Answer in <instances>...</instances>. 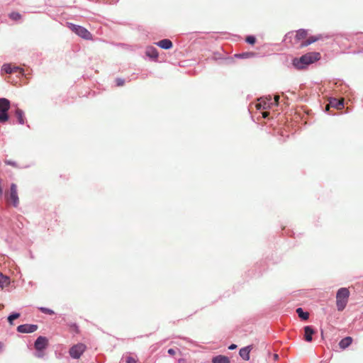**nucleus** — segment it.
I'll list each match as a JSON object with an SVG mask.
<instances>
[{
    "instance_id": "3",
    "label": "nucleus",
    "mask_w": 363,
    "mask_h": 363,
    "mask_svg": "<svg viewBox=\"0 0 363 363\" xmlns=\"http://www.w3.org/2000/svg\"><path fill=\"white\" fill-rule=\"evenodd\" d=\"M7 201L13 206L17 207L19 204V198L18 196L17 185L14 183L11 184L10 190L5 194Z\"/></svg>"
},
{
    "instance_id": "23",
    "label": "nucleus",
    "mask_w": 363,
    "mask_h": 363,
    "mask_svg": "<svg viewBox=\"0 0 363 363\" xmlns=\"http://www.w3.org/2000/svg\"><path fill=\"white\" fill-rule=\"evenodd\" d=\"M20 317V313H14L13 314H11L9 317H8V320L9 322V323L11 325H13V320H15V319H17Z\"/></svg>"
},
{
    "instance_id": "2",
    "label": "nucleus",
    "mask_w": 363,
    "mask_h": 363,
    "mask_svg": "<svg viewBox=\"0 0 363 363\" xmlns=\"http://www.w3.org/2000/svg\"><path fill=\"white\" fill-rule=\"evenodd\" d=\"M350 291L347 288H340L336 294V306L339 311H343L348 302Z\"/></svg>"
},
{
    "instance_id": "36",
    "label": "nucleus",
    "mask_w": 363,
    "mask_h": 363,
    "mask_svg": "<svg viewBox=\"0 0 363 363\" xmlns=\"http://www.w3.org/2000/svg\"><path fill=\"white\" fill-rule=\"evenodd\" d=\"M274 359L275 360L278 359H279V356H278V354H274Z\"/></svg>"
},
{
    "instance_id": "6",
    "label": "nucleus",
    "mask_w": 363,
    "mask_h": 363,
    "mask_svg": "<svg viewBox=\"0 0 363 363\" xmlns=\"http://www.w3.org/2000/svg\"><path fill=\"white\" fill-rule=\"evenodd\" d=\"M86 347L84 344L79 343L72 346L69 350V354L74 359H79L86 350Z\"/></svg>"
},
{
    "instance_id": "4",
    "label": "nucleus",
    "mask_w": 363,
    "mask_h": 363,
    "mask_svg": "<svg viewBox=\"0 0 363 363\" xmlns=\"http://www.w3.org/2000/svg\"><path fill=\"white\" fill-rule=\"evenodd\" d=\"M10 108V101L5 98L0 99V123H5L9 120L7 111Z\"/></svg>"
},
{
    "instance_id": "28",
    "label": "nucleus",
    "mask_w": 363,
    "mask_h": 363,
    "mask_svg": "<svg viewBox=\"0 0 363 363\" xmlns=\"http://www.w3.org/2000/svg\"><path fill=\"white\" fill-rule=\"evenodd\" d=\"M5 163L8 165H11L12 167H17L18 165L16 164V162H13V161H11V160H5Z\"/></svg>"
},
{
    "instance_id": "8",
    "label": "nucleus",
    "mask_w": 363,
    "mask_h": 363,
    "mask_svg": "<svg viewBox=\"0 0 363 363\" xmlns=\"http://www.w3.org/2000/svg\"><path fill=\"white\" fill-rule=\"evenodd\" d=\"M38 329L37 325L33 324H23L17 327V331L21 333H30L36 331Z\"/></svg>"
},
{
    "instance_id": "9",
    "label": "nucleus",
    "mask_w": 363,
    "mask_h": 363,
    "mask_svg": "<svg viewBox=\"0 0 363 363\" xmlns=\"http://www.w3.org/2000/svg\"><path fill=\"white\" fill-rule=\"evenodd\" d=\"M335 108L336 109L340 110L344 107V99H332L330 100L329 104L326 106V111H329L330 108Z\"/></svg>"
},
{
    "instance_id": "19",
    "label": "nucleus",
    "mask_w": 363,
    "mask_h": 363,
    "mask_svg": "<svg viewBox=\"0 0 363 363\" xmlns=\"http://www.w3.org/2000/svg\"><path fill=\"white\" fill-rule=\"evenodd\" d=\"M213 363H230V359L228 357L223 355H218L213 358Z\"/></svg>"
},
{
    "instance_id": "18",
    "label": "nucleus",
    "mask_w": 363,
    "mask_h": 363,
    "mask_svg": "<svg viewBox=\"0 0 363 363\" xmlns=\"http://www.w3.org/2000/svg\"><path fill=\"white\" fill-rule=\"evenodd\" d=\"M10 284V278L6 275H4L0 272V287L1 289L9 286Z\"/></svg>"
},
{
    "instance_id": "1",
    "label": "nucleus",
    "mask_w": 363,
    "mask_h": 363,
    "mask_svg": "<svg viewBox=\"0 0 363 363\" xmlns=\"http://www.w3.org/2000/svg\"><path fill=\"white\" fill-rule=\"evenodd\" d=\"M320 58V54L317 52H308L301 57H296L292 60V65L297 69H303L309 65L315 62Z\"/></svg>"
},
{
    "instance_id": "24",
    "label": "nucleus",
    "mask_w": 363,
    "mask_h": 363,
    "mask_svg": "<svg viewBox=\"0 0 363 363\" xmlns=\"http://www.w3.org/2000/svg\"><path fill=\"white\" fill-rule=\"evenodd\" d=\"M9 17L13 21H18L21 18V15L18 12H12L9 14Z\"/></svg>"
},
{
    "instance_id": "11",
    "label": "nucleus",
    "mask_w": 363,
    "mask_h": 363,
    "mask_svg": "<svg viewBox=\"0 0 363 363\" xmlns=\"http://www.w3.org/2000/svg\"><path fill=\"white\" fill-rule=\"evenodd\" d=\"M252 349V345H248L247 347L241 348L239 352L240 356L244 360H249L250 359V353Z\"/></svg>"
},
{
    "instance_id": "5",
    "label": "nucleus",
    "mask_w": 363,
    "mask_h": 363,
    "mask_svg": "<svg viewBox=\"0 0 363 363\" xmlns=\"http://www.w3.org/2000/svg\"><path fill=\"white\" fill-rule=\"evenodd\" d=\"M69 28L82 38H84L85 40L92 39V35L91 34V33L82 26L70 23L69 25Z\"/></svg>"
},
{
    "instance_id": "27",
    "label": "nucleus",
    "mask_w": 363,
    "mask_h": 363,
    "mask_svg": "<svg viewBox=\"0 0 363 363\" xmlns=\"http://www.w3.org/2000/svg\"><path fill=\"white\" fill-rule=\"evenodd\" d=\"M116 83L117 86H122L125 84V81L123 79L118 78L116 79Z\"/></svg>"
},
{
    "instance_id": "33",
    "label": "nucleus",
    "mask_w": 363,
    "mask_h": 363,
    "mask_svg": "<svg viewBox=\"0 0 363 363\" xmlns=\"http://www.w3.org/2000/svg\"><path fill=\"white\" fill-rule=\"evenodd\" d=\"M237 347V345L235 344H232L228 347V349L230 350H235Z\"/></svg>"
},
{
    "instance_id": "20",
    "label": "nucleus",
    "mask_w": 363,
    "mask_h": 363,
    "mask_svg": "<svg viewBox=\"0 0 363 363\" xmlns=\"http://www.w3.org/2000/svg\"><path fill=\"white\" fill-rule=\"evenodd\" d=\"M146 55L153 59H155L158 57V52L156 48L153 47H148L146 49Z\"/></svg>"
},
{
    "instance_id": "37",
    "label": "nucleus",
    "mask_w": 363,
    "mask_h": 363,
    "mask_svg": "<svg viewBox=\"0 0 363 363\" xmlns=\"http://www.w3.org/2000/svg\"><path fill=\"white\" fill-rule=\"evenodd\" d=\"M42 356H43L42 354H38V357H41Z\"/></svg>"
},
{
    "instance_id": "26",
    "label": "nucleus",
    "mask_w": 363,
    "mask_h": 363,
    "mask_svg": "<svg viewBox=\"0 0 363 363\" xmlns=\"http://www.w3.org/2000/svg\"><path fill=\"white\" fill-rule=\"evenodd\" d=\"M256 39L254 36L250 35L246 38V42L249 44H255Z\"/></svg>"
},
{
    "instance_id": "21",
    "label": "nucleus",
    "mask_w": 363,
    "mask_h": 363,
    "mask_svg": "<svg viewBox=\"0 0 363 363\" xmlns=\"http://www.w3.org/2000/svg\"><path fill=\"white\" fill-rule=\"evenodd\" d=\"M16 116L18 118V121L20 124H24L25 123V118H24V113L22 110L20 108H17L16 110Z\"/></svg>"
},
{
    "instance_id": "10",
    "label": "nucleus",
    "mask_w": 363,
    "mask_h": 363,
    "mask_svg": "<svg viewBox=\"0 0 363 363\" xmlns=\"http://www.w3.org/2000/svg\"><path fill=\"white\" fill-rule=\"evenodd\" d=\"M259 102L256 104V107L257 109L264 108L266 109L270 107V105L272 104L271 96L267 97L264 99H260Z\"/></svg>"
},
{
    "instance_id": "17",
    "label": "nucleus",
    "mask_w": 363,
    "mask_h": 363,
    "mask_svg": "<svg viewBox=\"0 0 363 363\" xmlns=\"http://www.w3.org/2000/svg\"><path fill=\"white\" fill-rule=\"evenodd\" d=\"M319 39H320V37H318V36H311L308 38H307L306 40H305V41L301 43V44L300 45V48H303L304 47H306V46L311 45V43H313L316 42Z\"/></svg>"
},
{
    "instance_id": "32",
    "label": "nucleus",
    "mask_w": 363,
    "mask_h": 363,
    "mask_svg": "<svg viewBox=\"0 0 363 363\" xmlns=\"http://www.w3.org/2000/svg\"><path fill=\"white\" fill-rule=\"evenodd\" d=\"M1 184H2V179L0 178V197H1L2 194H3V188L1 186Z\"/></svg>"
},
{
    "instance_id": "34",
    "label": "nucleus",
    "mask_w": 363,
    "mask_h": 363,
    "mask_svg": "<svg viewBox=\"0 0 363 363\" xmlns=\"http://www.w3.org/2000/svg\"><path fill=\"white\" fill-rule=\"evenodd\" d=\"M269 115V112L264 111V112L262 113V117L263 118H267V117H268Z\"/></svg>"
},
{
    "instance_id": "25",
    "label": "nucleus",
    "mask_w": 363,
    "mask_h": 363,
    "mask_svg": "<svg viewBox=\"0 0 363 363\" xmlns=\"http://www.w3.org/2000/svg\"><path fill=\"white\" fill-rule=\"evenodd\" d=\"M40 310L45 313V314H49V315H52L54 314V311L50 308H44V307H42L40 308Z\"/></svg>"
},
{
    "instance_id": "22",
    "label": "nucleus",
    "mask_w": 363,
    "mask_h": 363,
    "mask_svg": "<svg viewBox=\"0 0 363 363\" xmlns=\"http://www.w3.org/2000/svg\"><path fill=\"white\" fill-rule=\"evenodd\" d=\"M296 313L300 318L302 320H308L309 318V313L308 312H304L301 308H298L296 309Z\"/></svg>"
},
{
    "instance_id": "14",
    "label": "nucleus",
    "mask_w": 363,
    "mask_h": 363,
    "mask_svg": "<svg viewBox=\"0 0 363 363\" xmlns=\"http://www.w3.org/2000/svg\"><path fill=\"white\" fill-rule=\"evenodd\" d=\"M352 337L350 336L346 337L340 341L339 346L341 349L345 350L352 344Z\"/></svg>"
},
{
    "instance_id": "30",
    "label": "nucleus",
    "mask_w": 363,
    "mask_h": 363,
    "mask_svg": "<svg viewBox=\"0 0 363 363\" xmlns=\"http://www.w3.org/2000/svg\"><path fill=\"white\" fill-rule=\"evenodd\" d=\"M274 99V104H275V106H278L279 100V96L275 95Z\"/></svg>"
},
{
    "instance_id": "29",
    "label": "nucleus",
    "mask_w": 363,
    "mask_h": 363,
    "mask_svg": "<svg viewBox=\"0 0 363 363\" xmlns=\"http://www.w3.org/2000/svg\"><path fill=\"white\" fill-rule=\"evenodd\" d=\"M137 360L132 357H128L126 359V363H136Z\"/></svg>"
},
{
    "instance_id": "7",
    "label": "nucleus",
    "mask_w": 363,
    "mask_h": 363,
    "mask_svg": "<svg viewBox=\"0 0 363 363\" xmlns=\"http://www.w3.org/2000/svg\"><path fill=\"white\" fill-rule=\"evenodd\" d=\"M48 345V340L44 336H39L35 342V349L39 352L44 350Z\"/></svg>"
},
{
    "instance_id": "13",
    "label": "nucleus",
    "mask_w": 363,
    "mask_h": 363,
    "mask_svg": "<svg viewBox=\"0 0 363 363\" xmlns=\"http://www.w3.org/2000/svg\"><path fill=\"white\" fill-rule=\"evenodd\" d=\"M315 333L314 330L311 326H305L304 327V340L306 342L312 341V335Z\"/></svg>"
},
{
    "instance_id": "12",
    "label": "nucleus",
    "mask_w": 363,
    "mask_h": 363,
    "mask_svg": "<svg viewBox=\"0 0 363 363\" xmlns=\"http://www.w3.org/2000/svg\"><path fill=\"white\" fill-rule=\"evenodd\" d=\"M2 70L8 74H11V73L16 72L18 71H20V72H21L23 71V69H21L20 67L14 66V65H11V64L3 65Z\"/></svg>"
},
{
    "instance_id": "35",
    "label": "nucleus",
    "mask_w": 363,
    "mask_h": 363,
    "mask_svg": "<svg viewBox=\"0 0 363 363\" xmlns=\"http://www.w3.org/2000/svg\"><path fill=\"white\" fill-rule=\"evenodd\" d=\"M3 347H4V345L1 342H0V352H1Z\"/></svg>"
},
{
    "instance_id": "16",
    "label": "nucleus",
    "mask_w": 363,
    "mask_h": 363,
    "mask_svg": "<svg viewBox=\"0 0 363 363\" xmlns=\"http://www.w3.org/2000/svg\"><path fill=\"white\" fill-rule=\"evenodd\" d=\"M307 35H308L307 30H306L304 29H300V30H297L296 33L295 40L296 42H298L299 40L306 38Z\"/></svg>"
},
{
    "instance_id": "31",
    "label": "nucleus",
    "mask_w": 363,
    "mask_h": 363,
    "mask_svg": "<svg viewBox=\"0 0 363 363\" xmlns=\"http://www.w3.org/2000/svg\"><path fill=\"white\" fill-rule=\"evenodd\" d=\"M168 353L170 355H174L176 354V351L174 349L170 348L168 350Z\"/></svg>"
},
{
    "instance_id": "15",
    "label": "nucleus",
    "mask_w": 363,
    "mask_h": 363,
    "mask_svg": "<svg viewBox=\"0 0 363 363\" xmlns=\"http://www.w3.org/2000/svg\"><path fill=\"white\" fill-rule=\"evenodd\" d=\"M157 45L161 48L167 50L170 49L172 47V43L169 39H163L157 43Z\"/></svg>"
}]
</instances>
